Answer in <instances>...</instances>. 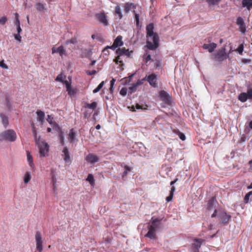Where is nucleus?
Instances as JSON below:
<instances>
[{
	"label": "nucleus",
	"instance_id": "nucleus-61",
	"mask_svg": "<svg viewBox=\"0 0 252 252\" xmlns=\"http://www.w3.org/2000/svg\"><path fill=\"white\" fill-rule=\"evenodd\" d=\"M63 82L65 84L66 88L71 86V83L67 80L63 81Z\"/></svg>",
	"mask_w": 252,
	"mask_h": 252
},
{
	"label": "nucleus",
	"instance_id": "nucleus-59",
	"mask_svg": "<svg viewBox=\"0 0 252 252\" xmlns=\"http://www.w3.org/2000/svg\"><path fill=\"white\" fill-rule=\"evenodd\" d=\"M173 194L170 193L169 195L166 197V201L167 202H169L171 201L173 199Z\"/></svg>",
	"mask_w": 252,
	"mask_h": 252
},
{
	"label": "nucleus",
	"instance_id": "nucleus-46",
	"mask_svg": "<svg viewBox=\"0 0 252 252\" xmlns=\"http://www.w3.org/2000/svg\"><path fill=\"white\" fill-rule=\"evenodd\" d=\"M177 134L182 140L184 141L186 139V136L184 133L178 131Z\"/></svg>",
	"mask_w": 252,
	"mask_h": 252
},
{
	"label": "nucleus",
	"instance_id": "nucleus-15",
	"mask_svg": "<svg viewBox=\"0 0 252 252\" xmlns=\"http://www.w3.org/2000/svg\"><path fill=\"white\" fill-rule=\"evenodd\" d=\"M86 160L88 162L93 164L97 162L98 161V157L93 154H89L86 157Z\"/></svg>",
	"mask_w": 252,
	"mask_h": 252
},
{
	"label": "nucleus",
	"instance_id": "nucleus-2",
	"mask_svg": "<svg viewBox=\"0 0 252 252\" xmlns=\"http://www.w3.org/2000/svg\"><path fill=\"white\" fill-rule=\"evenodd\" d=\"M35 144L39 149L40 157H45L48 156L49 146L45 140L40 139L38 141L35 142Z\"/></svg>",
	"mask_w": 252,
	"mask_h": 252
},
{
	"label": "nucleus",
	"instance_id": "nucleus-42",
	"mask_svg": "<svg viewBox=\"0 0 252 252\" xmlns=\"http://www.w3.org/2000/svg\"><path fill=\"white\" fill-rule=\"evenodd\" d=\"M117 47L113 43V45L111 46H107L103 50V52H105V51H107V49H111L113 50H114Z\"/></svg>",
	"mask_w": 252,
	"mask_h": 252
},
{
	"label": "nucleus",
	"instance_id": "nucleus-36",
	"mask_svg": "<svg viewBox=\"0 0 252 252\" xmlns=\"http://www.w3.org/2000/svg\"><path fill=\"white\" fill-rule=\"evenodd\" d=\"M53 118H51V116L48 115V118L47 121L50 125H53V126L56 129L59 128L58 125L55 122H53L52 121Z\"/></svg>",
	"mask_w": 252,
	"mask_h": 252
},
{
	"label": "nucleus",
	"instance_id": "nucleus-51",
	"mask_svg": "<svg viewBox=\"0 0 252 252\" xmlns=\"http://www.w3.org/2000/svg\"><path fill=\"white\" fill-rule=\"evenodd\" d=\"M134 13L135 20L136 22V25H137V26H138L139 24V15L138 14L135 13V12Z\"/></svg>",
	"mask_w": 252,
	"mask_h": 252
},
{
	"label": "nucleus",
	"instance_id": "nucleus-29",
	"mask_svg": "<svg viewBox=\"0 0 252 252\" xmlns=\"http://www.w3.org/2000/svg\"><path fill=\"white\" fill-rule=\"evenodd\" d=\"M32 176L30 172L27 171L25 173L24 176V183L25 184H27L31 180Z\"/></svg>",
	"mask_w": 252,
	"mask_h": 252
},
{
	"label": "nucleus",
	"instance_id": "nucleus-53",
	"mask_svg": "<svg viewBox=\"0 0 252 252\" xmlns=\"http://www.w3.org/2000/svg\"><path fill=\"white\" fill-rule=\"evenodd\" d=\"M60 142L63 145H64V137L63 135V133L62 132L60 133Z\"/></svg>",
	"mask_w": 252,
	"mask_h": 252
},
{
	"label": "nucleus",
	"instance_id": "nucleus-58",
	"mask_svg": "<svg viewBox=\"0 0 252 252\" xmlns=\"http://www.w3.org/2000/svg\"><path fill=\"white\" fill-rule=\"evenodd\" d=\"M14 38L16 40H18L19 41H21V36H20V33H17L14 35Z\"/></svg>",
	"mask_w": 252,
	"mask_h": 252
},
{
	"label": "nucleus",
	"instance_id": "nucleus-3",
	"mask_svg": "<svg viewBox=\"0 0 252 252\" xmlns=\"http://www.w3.org/2000/svg\"><path fill=\"white\" fill-rule=\"evenodd\" d=\"M217 211L215 209L214 213L211 216L212 218L215 217L217 216L219 220L223 223H227L231 218V216L227 214L223 211H219V214H217Z\"/></svg>",
	"mask_w": 252,
	"mask_h": 252
},
{
	"label": "nucleus",
	"instance_id": "nucleus-50",
	"mask_svg": "<svg viewBox=\"0 0 252 252\" xmlns=\"http://www.w3.org/2000/svg\"><path fill=\"white\" fill-rule=\"evenodd\" d=\"M77 41H76V39H74V38H73V39H71L70 40H68L66 41V44H75L76 43Z\"/></svg>",
	"mask_w": 252,
	"mask_h": 252
},
{
	"label": "nucleus",
	"instance_id": "nucleus-63",
	"mask_svg": "<svg viewBox=\"0 0 252 252\" xmlns=\"http://www.w3.org/2000/svg\"><path fill=\"white\" fill-rule=\"evenodd\" d=\"M175 188L174 187L172 186L170 189V193L174 194V192H175Z\"/></svg>",
	"mask_w": 252,
	"mask_h": 252
},
{
	"label": "nucleus",
	"instance_id": "nucleus-22",
	"mask_svg": "<svg viewBox=\"0 0 252 252\" xmlns=\"http://www.w3.org/2000/svg\"><path fill=\"white\" fill-rule=\"evenodd\" d=\"M36 114L37 116V120L38 121L40 122L41 124H43L44 122V117H45V113L44 112L41 110H38L36 112Z\"/></svg>",
	"mask_w": 252,
	"mask_h": 252
},
{
	"label": "nucleus",
	"instance_id": "nucleus-33",
	"mask_svg": "<svg viewBox=\"0 0 252 252\" xmlns=\"http://www.w3.org/2000/svg\"><path fill=\"white\" fill-rule=\"evenodd\" d=\"M0 116L2 119V122L4 126L5 127H7L8 125V120L7 117L3 114H0Z\"/></svg>",
	"mask_w": 252,
	"mask_h": 252
},
{
	"label": "nucleus",
	"instance_id": "nucleus-17",
	"mask_svg": "<svg viewBox=\"0 0 252 252\" xmlns=\"http://www.w3.org/2000/svg\"><path fill=\"white\" fill-rule=\"evenodd\" d=\"M68 138L69 142L71 144H73L78 141V140L76 138V134L73 129L70 130Z\"/></svg>",
	"mask_w": 252,
	"mask_h": 252
},
{
	"label": "nucleus",
	"instance_id": "nucleus-11",
	"mask_svg": "<svg viewBox=\"0 0 252 252\" xmlns=\"http://www.w3.org/2000/svg\"><path fill=\"white\" fill-rule=\"evenodd\" d=\"M203 242V240L201 239H195L192 245V251L193 252H199V249Z\"/></svg>",
	"mask_w": 252,
	"mask_h": 252
},
{
	"label": "nucleus",
	"instance_id": "nucleus-35",
	"mask_svg": "<svg viewBox=\"0 0 252 252\" xmlns=\"http://www.w3.org/2000/svg\"><path fill=\"white\" fill-rule=\"evenodd\" d=\"M97 106V103L96 102H93L92 103H86L85 104V107L86 108H89L92 110H94Z\"/></svg>",
	"mask_w": 252,
	"mask_h": 252
},
{
	"label": "nucleus",
	"instance_id": "nucleus-4",
	"mask_svg": "<svg viewBox=\"0 0 252 252\" xmlns=\"http://www.w3.org/2000/svg\"><path fill=\"white\" fill-rule=\"evenodd\" d=\"M213 56V59L218 62H222L229 57V55L226 53L225 48L217 51Z\"/></svg>",
	"mask_w": 252,
	"mask_h": 252
},
{
	"label": "nucleus",
	"instance_id": "nucleus-34",
	"mask_svg": "<svg viewBox=\"0 0 252 252\" xmlns=\"http://www.w3.org/2000/svg\"><path fill=\"white\" fill-rule=\"evenodd\" d=\"M66 91L67 92L68 94L70 96H73L76 93V90L73 89V88H72L71 87V86H70L68 87V88H66Z\"/></svg>",
	"mask_w": 252,
	"mask_h": 252
},
{
	"label": "nucleus",
	"instance_id": "nucleus-13",
	"mask_svg": "<svg viewBox=\"0 0 252 252\" xmlns=\"http://www.w3.org/2000/svg\"><path fill=\"white\" fill-rule=\"evenodd\" d=\"M236 23L239 27L241 32L244 33L246 32V29L244 23V20L241 17H239L237 19Z\"/></svg>",
	"mask_w": 252,
	"mask_h": 252
},
{
	"label": "nucleus",
	"instance_id": "nucleus-57",
	"mask_svg": "<svg viewBox=\"0 0 252 252\" xmlns=\"http://www.w3.org/2000/svg\"><path fill=\"white\" fill-rule=\"evenodd\" d=\"M115 62L117 64H118L119 63H121L122 62V60H121L120 56L118 55L116 59H115Z\"/></svg>",
	"mask_w": 252,
	"mask_h": 252
},
{
	"label": "nucleus",
	"instance_id": "nucleus-19",
	"mask_svg": "<svg viewBox=\"0 0 252 252\" xmlns=\"http://www.w3.org/2000/svg\"><path fill=\"white\" fill-rule=\"evenodd\" d=\"M151 38H147V47L148 49L150 50H155L156 49L158 46V42L157 41L156 43L152 42Z\"/></svg>",
	"mask_w": 252,
	"mask_h": 252
},
{
	"label": "nucleus",
	"instance_id": "nucleus-1",
	"mask_svg": "<svg viewBox=\"0 0 252 252\" xmlns=\"http://www.w3.org/2000/svg\"><path fill=\"white\" fill-rule=\"evenodd\" d=\"M17 139L16 132L13 129L6 130L0 134V142L6 141L12 142Z\"/></svg>",
	"mask_w": 252,
	"mask_h": 252
},
{
	"label": "nucleus",
	"instance_id": "nucleus-25",
	"mask_svg": "<svg viewBox=\"0 0 252 252\" xmlns=\"http://www.w3.org/2000/svg\"><path fill=\"white\" fill-rule=\"evenodd\" d=\"M242 4L243 7H246L249 10L252 8V0H243Z\"/></svg>",
	"mask_w": 252,
	"mask_h": 252
},
{
	"label": "nucleus",
	"instance_id": "nucleus-60",
	"mask_svg": "<svg viewBox=\"0 0 252 252\" xmlns=\"http://www.w3.org/2000/svg\"><path fill=\"white\" fill-rule=\"evenodd\" d=\"M242 62L244 63H251V61L250 59H244L242 60Z\"/></svg>",
	"mask_w": 252,
	"mask_h": 252
},
{
	"label": "nucleus",
	"instance_id": "nucleus-54",
	"mask_svg": "<svg viewBox=\"0 0 252 252\" xmlns=\"http://www.w3.org/2000/svg\"><path fill=\"white\" fill-rule=\"evenodd\" d=\"M0 66L3 68H8L7 65L4 63L3 61L0 62Z\"/></svg>",
	"mask_w": 252,
	"mask_h": 252
},
{
	"label": "nucleus",
	"instance_id": "nucleus-56",
	"mask_svg": "<svg viewBox=\"0 0 252 252\" xmlns=\"http://www.w3.org/2000/svg\"><path fill=\"white\" fill-rule=\"evenodd\" d=\"M250 194L248 193L246 194L244 197V201L246 203H248L249 202L250 199Z\"/></svg>",
	"mask_w": 252,
	"mask_h": 252
},
{
	"label": "nucleus",
	"instance_id": "nucleus-7",
	"mask_svg": "<svg viewBox=\"0 0 252 252\" xmlns=\"http://www.w3.org/2000/svg\"><path fill=\"white\" fill-rule=\"evenodd\" d=\"M238 99L242 102H245L248 99H252V89H249L247 93H241L238 96Z\"/></svg>",
	"mask_w": 252,
	"mask_h": 252
},
{
	"label": "nucleus",
	"instance_id": "nucleus-14",
	"mask_svg": "<svg viewBox=\"0 0 252 252\" xmlns=\"http://www.w3.org/2000/svg\"><path fill=\"white\" fill-rule=\"evenodd\" d=\"M59 53L61 56H62L63 55H65L66 51L63 48V46H61L58 48H56L53 47L52 48V53Z\"/></svg>",
	"mask_w": 252,
	"mask_h": 252
},
{
	"label": "nucleus",
	"instance_id": "nucleus-21",
	"mask_svg": "<svg viewBox=\"0 0 252 252\" xmlns=\"http://www.w3.org/2000/svg\"><path fill=\"white\" fill-rule=\"evenodd\" d=\"M135 6L132 3L126 2L125 4V11L126 13L129 12L130 10H133V12H135L134 9Z\"/></svg>",
	"mask_w": 252,
	"mask_h": 252
},
{
	"label": "nucleus",
	"instance_id": "nucleus-52",
	"mask_svg": "<svg viewBox=\"0 0 252 252\" xmlns=\"http://www.w3.org/2000/svg\"><path fill=\"white\" fill-rule=\"evenodd\" d=\"M144 81H146V78L145 77L143 79H142V80H138L135 84V86H138L139 85H140L141 84H142L143 83V82Z\"/></svg>",
	"mask_w": 252,
	"mask_h": 252
},
{
	"label": "nucleus",
	"instance_id": "nucleus-26",
	"mask_svg": "<svg viewBox=\"0 0 252 252\" xmlns=\"http://www.w3.org/2000/svg\"><path fill=\"white\" fill-rule=\"evenodd\" d=\"M27 160L30 166L32 168H33L34 167V165L33 161V158L32 156L31 155L29 151L27 152Z\"/></svg>",
	"mask_w": 252,
	"mask_h": 252
},
{
	"label": "nucleus",
	"instance_id": "nucleus-24",
	"mask_svg": "<svg viewBox=\"0 0 252 252\" xmlns=\"http://www.w3.org/2000/svg\"><path fill=\"white\" fill-rule=\"evenodd\" d=\"M216 204V199L215 197H212L208 201L207 207L208 209L209 210L214 209V208H215Z\"/></svg>",
	"mask_w": 252,
	"mask_h": 252
},
{
	"label": "nucleus",
	"instance_id": "nucleus-49",
	"mask_svg": "<svg viewBox=\"0 0 252 252\" xmlns=\"http://www.w3.org/2000/svg\"><path fill=\"white\" fill-rule=\"evenodd\" d=\"M7 18L6 17H2L0 18V25H3L7 21Z\"/></svg>",
	"mask_w": 252,
	"mask_h": 252
},
{
	"label": "nucleus",
	"instance_id": "nucleus-28",
	"mask_svg": "<svg viewBox=\"0 0 252 252\" xmlns=\"http://www.w3.org/2000/svg\"><path fill=\"white\" fill-rule=\"evenodd\" d=\"M122 36L121 35H119L117 37V38L115 39L113 43L118 47L119 46H121L123 45V42L122 41Z\"/></svg>",
	"mask_w": 252,
	"mask_h": 252
},
{
	"label": "nucleus",
	"instance_id": "nucleus-6",
	"mask_svg": "<svg viewBox=\"0 0 252 252\" xmlns=\"http://www.w3.org/2000/svg\"><path fill=\"white\" fill-rule=\"evenodd\" d=\"M35 240L36 242V249L39 252H41L43 250L42 238L41 233L37 231L35 235Z\"/></svg>",
	"mask_w": 252,
	"mask_h": 252
},
{
	"label": "nucleus",
	"instance_id": "nucleus-44",
	"mask_svg": "<svg viewBox=\"0 0 252 252\" xmlns=\"http://www.w3.org/2000/svg\"><path fill=\"white\" fill-rule=\"evenodd\" d=\"M127 93V89L126 88H122L120 91V94L123 96H125Z\"/></svg>",
	"mask_w": 252,
	"mask_h": 252
},
{
	"label": "nucleus",
	"instance_id": "nucleus-18",
	"mask_svg": "<svg viewBox=\"0 0 252 252\" xmlns=\"http://www.w3.org/2000/svg\"><path fill=\"white\" fill-rule=\"evenodd\" d=\"M116 53L118 54V55H119L120 56L126 55V56H130L131 53L129 51L128 49H126L125 48H118L116 50Z\"/></svg>",
	"mask_w": 252,
	"mask_h": 252
},
{
	"label": "nucleus",
	"instance_id": "nucleus-27",
	"mask_svg": "<svg viewBox=\"0 0 252 252\" xmlns=\"http://www.w3.org/2000/svg\"><path fill=\"white\" fill-rule=\"evenodd\" d=\"M148 233L145 235V237H148L151 239H153L156 237V231L149 228L148 227Z\"/></svg>",
	"mask_w": 252,
	"mask_h": 252
},
{
	"label": "nucleus",
	"instance_id": "nucleus-32",
	"mask_svg": "<svg viewBox=\"0 0 252 252\" xmlns=\"http://www.w3.org/2000/svg\"><path fill=\"white\" fill-rule=\"evenodd\" d=\"M36 10L39 11H43L45 9V5L42 3L37 2L35 5Z\"/></svg>",
	"mask_w": 252,
	"mask_h": 252
},
{
	"label": "nucleus",
	"instance_id": "nucleus-31",
	"mask_svg": "<svg viewBox=\"0 0 252 252\" xmlns=\"http://www.w3.org/2000/svg\"><path fill=\"white\" fill-rule=\"evenodd\" d=\"M133 109V111H136V110H144L147 109V106L146 105H141L138 104H137L135 106H133L132 107Z\"/></svg>",
	"mask_w": 252,
	"mask_h": 252
},
{
	"label": "nucleus",
	"instance_id": "nucleus-37",
	"mask_svg": "<svg viewBox=\"0 0 252 252\" xmlns=\"http://www.w3.org/2000/svg\"><path fill=\"white\" fill-rule=\"evenodd\" d=\"M221 0H206L209 6L218 4Z\"/></svg>",
	"mask_w": 252,
	"mask_h": 252
},
{
	"label": "nucleus",
	"instance_id": "nucleus-62",
	"mask_svg": "<svg viewBox=\"0 0 252 252\" xmlns=\"http://www.w3.org/2000/svg\"><path fill=\"white\" fill-rule=\"evenodd\" d=\"M115 81L116 79H115L114 78H113L112 79V80L110 81V87H112V88H114V85Z\"/></svg>",
	"mask_w": 252,
	"mask_h": 252
},
{
	"label": "nucleus",
	"instance_id": "nucleus-41",
	"mask_svg": "<svg viewBox=\"0 0 252 252\" xmlns=\"http://www.w3.org/2000/svg\"><path fill=\"white\" fill-rule=\"evenodd\" d=\"M124 168H125V171L123 173V174H122V178H124L125 176H126L128 172L131 171V168L129 167V166H127V165H125Z\"/></svg>",
	"mask_w": 252,
	"mask_h": 252
},
{
	"label": "nucleus",
	"instance_id": "nucleus-8",
	"mask_svg": "<svg viewBox=\"0 0 252 252\" xmlns=\"http://www.w3.org/2000/svg\"><path fill=\"white\" fill-rule=\"evenodd\" d=\"M95 16L99 22L104 26L108 25V17L104 12L96 13Z\"/></svg>",
	"mask_w": 252,
	"mask_h": 252
},
{
	"label": "nucleus",
	"instance_id": "nucleus-38",
	"mask_svg": "<svg viewBox=\"0 0 252 252\" xmlns=\"http://www.w3.org/2000/svg\"><path fill=\"white\" fill-rule=\"evenodd\" d=\"M115 14L118 15L120 19H121L123 17L121 8L119 5H117L115 8Z\"/></svg>",
	"mask_w": 252,
	"mask_h": 252
},
{
	"label": "nucleus",
	"instance_id": "nucleus-45",
	"mask_svg": "<svg viewBox=\"0 0 252 252\" xmlns=\"http://www.w3.org/2000/svg\"><path fill=\"white\" fill-rule=\"evenodd\" d=\"M15 16H16V21L15 22V25L17 27H19V26H20V20L19 19V15L17 13H16L15 14Z\"/></svg>",
	"mask_w": 252,
	"mask_h": 252
},
{
	"label": "nucleus",
	"instance_id": "nucleus-20",
	"mask_svg": "<svg viewBox=\"0 0 252 252\" xmlns=\"http://www.w3.org/2000/svg\"><path fill=\"white\" fill-rule=\"evenodd\" d=\"M216 47L217 44L215 43H211L210 44H204L203 45V48L204 49L208 50L210 53L213 52Z\"/></svg>",
	"mask_w": 252,
	"mask_h": 252
},
{
	"label": "nucleus",
	"instance_id": "nucleus-40",
	"mask_svg": "<svg viewBox=\"0 0 252 252\" xmlns=\"http://www.w3.org/2000/svg\"><path fill=\"white\" fill-rule=\"evenodd\" d=\"M87 181H88L91 185H93L94 184V180L92 174H89L87 178Z\"/></svg>",
	"mask_w": 252,
	"mask_h": 252
},
{
	"label": "nucleus",
	"instance_id": "nucleus-55",
	"mask_svg": "<svg viewBox=\"0 0 252 252\" xmlns=\"http://www.w3.org/2000/svg\"><path fill=\"white\" fill-rule=\"evenodd\" d=\"M86 73L88 75H93L95 74L96 73V71L94 70H93L91 71L88 70L87 71Z\"/></svg>",
	"mask_w": 252,
	"mask_h": 252
},
{
	"label": "nucleus",
	"instance_id": "nucleus-64",
	"mask_svg": "<svg viewBox=\"0 0 252 252\" xmlns=\"http://www.w3.org/2000/svg\"><path fill=\"white\" fill-rule=\"evenodd\" d=\"M146 62H147L151 60V56L150 55H147L145 58Z\"/></svg>",
	"mask_w": 252,
	"mask_h": 252
},
{
	"label": "nucleus",
	"instance_id": "nucleus-43",
	"mask_svg": "<svg viewBox=\"0 0 252 252\" xmlns=\"http://www.w3.org/2000/svg\"><path fill=\"white\" fill-rule=\"evenodd\" d=\"M244 50V45L243 44H240L239 47L236 49L237 51L239 53V54L242 55L243 51Z\"/></svg>",
	"mask_w": 252,
	"mask_h": 252
},
{
	"label": "nucleus",
	"instance_id": "nucleus-47",
	"mask_svg": "<svg viewBox=\"0 0 252 252\" xmlns=\"http://www.w3.org/2000/svg\"><path fill=\"white\" fill-rule=\"evenodd\" d=\"M137 86H135V84H134L133 85L129 88V90L130 91V93L132 94L134 92H135L136 90V88Z\"/></svg>",
	"mask_w": 252,
	"mask_h": 252
},
{
	"label": "nucleus",
	"instance_id": "nucleus-16",
	"mask_svg": "<svg viewBox=\"0 0 252 252\" xmlns=\"http://www.w3.org/2000/svg\"><path fill=\"white\" fill-rule=\"evenodd\" d=\"M160 225L159 220L156 219L152 221L151 224L148 226V227L156 231L160 227Z\"/></svg>",
	"mask_w": 252,
	"mask_h": 252
},
{
	"label": "nucleus",
	"instance_id": "nucleus-23",
	"mask_svg": "<svg viewBox=\"0 0 252 252\" xmlns=\"http://www.w3.org/2000/svg\"><path fill=\"white\" fill-rule=\"evenodd\" d=\"M31 126H32V133H33V136L34 138L35 142L38 141L39 140L41 139V137L40 136H37L36 129L35 126L33 123H32L31 124Z\"/></svg>",
	"mask_w": 252,
	"mask_h": 252
},
{
	"label": "nucleus",
	"instance_id": "nucleus-30",
	"mask_svg": "<svg viewBox=\"0 0 252 252\" xmlns=\"http://www.w3.org/2000/svg\"><path fill=\"white\" fill-rule=\"evenodd\" d=\"M5 104L6 107L8 109H11L12 107L11 98L9 95H5Z\"/></svg>",
	"mask_w": 252,
	"mask_h": 252
},
{
	"label": "nucleus",
	"instance_id": "nucleus-9",
	"mask_svg": "<svg viewBox=\"0 0 252 252\" xmlns=\"http://www.w3.org/2000/svg\"><path fill=\"white\" fill-rule=\"evenodd\" d=\"M145 78L151 86L154 88L158 87L157 76L156 74H152L146 75Z\"/></svg>",
	"mask_w": 252,
	"mask_h": 252
},
{
	"label": "nucleus",
	"instance_id": "nucleus-12",
	"mask_svg": "<svg viewBox=\"0 0 252 252\" xmlns=\"http://www.w3.org/2000/svg\"><path fill=\"white\" fill-rule=\"evenodd\" d=\"M62 158H63L64 161L66 163H70L71 162V159L69 155V153L68 148L66 147H64L63 148V150L62 151Z\"/></svg>",
	"mask_w": 252,
	"mask_h": 252
},
{
	"label": "nucleus",
	"instance_id": "nucleus-10",
	"mask_svg": "<svg viewBox=\"0 0 252 252\" xmlns=\"http://www.w3.org/2000/svg\"><path fill=\"white\" fill-rule=\"evenodd\" d=\"M159 95L162 100L166 104L170 105L171 103V97L167 92L164 91H161Z\"/></svg>",
	"mask_w": 252,
	"mask_h": 252
},
{
	"label": "nucleus",
	"instance_id": "nucleus-5",
	"mask_svg": "<svg viewBox=\"0 0 252 252\" xmlns=\"http://www.w3.org/2000/svg\"><path fill=\"white\" fill-rule=\"evenodd\" d=\"M154 25L152 23L149 24L146 27L147 38H151L154 42L158 41V35L154 32Z\"/></svg>",
	"mask_w": 252,
	"mask_h": 252
},
{
	"label": "nucleus",
	"instance_id": "nucleus-48",
	"mask_svg": "<svg viewBox=\"0 0 252 252\" xmlns=\"http://www.w3.org/2000/svg\"><path fill=\"white\" fill-rule=\"evenodd\" d=\"M55 80L57 81H59V82H63V75L60 74V75H59L57 77V78H56Z\"/></svg>",
	"mask_w": 252,
	"mask_h": 252
},
{
	"label": "nucleus",
	"instance_id": "nucleus-39",
	"mask_svg": "<svg viewBox=\"0 0 252 252\" xmlns=\"http://www.w3.org/2000/svg\"><path fill=\"white\" fill-rule=\"evenodd\" d=\"M104 84V82L102 81L98 85V86L93 90V93L95 94L97 92H98L103 87V85Z\"/></svg>",
	"mask_w": 252,
	"mask_h": 252
}]
</instances>
